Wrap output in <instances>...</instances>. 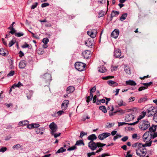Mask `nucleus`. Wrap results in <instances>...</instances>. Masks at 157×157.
Wrapping results in <instances>:
<instances>
[{
  "label": "nucleus",
  "mask_w": 157,
  "mask_h": 157,
  "mask_svg": "<svg viewBox=\"0 0 157 157\" xmlns=\"http://www.w3.org/2000/svg\"><path fill=\"white\" fill-rule=\"evenodd\" d=\"M147 116L148 117H152L154 115L155 116L157 111V108L151 105L147 107Z\"/></svg>",
  "instance_id": "obj_1"
},
{
  "label": "nucleus",
  "mask_w": 157,
  "mask_h": 157,
  "mask_svg": "<svg viewBox=\"0 0 157 157\" xmlns=\"http://www.w3.org/2000/svg\"><path fill=\"white\" fill-rule=\"evenodd\" d=\"M139 120V127L142 130H145L147 129L150 126V123L149 121L146 120Z\"/></svg>",
  "instance_id": "obj_2"
},
{
  "label": "nucleus",
  "mask_w": 157,
  "mask_h": 157,
  "mask_svg": "<svg viewBox=\"0 0 157 157\" xmlns=\"http://www.w3.org/2000/svg\"><path fill=\"white\" fill-rule=\"evenodd\" d=\"M86 64L81 62H77L75 64V68L78 71H81L85 70Z\"/></svg>",
  "instance_id": "obj_3"
},
{
  "label": "nucleus",
  "mask_w": 157,
  "mask_h": 157,
  "mask_svg": "<svg viewBox=\"0 0 157 157\" xmlns=\"http://www.w3.org/2000/svg\"><path fill=\"white\" fill-rule=\"evenodd\" d=\"M41 78L44 79L45 82L49 85L51 81L52 76L50 74L45 73L41 76Z\"/></svg>",
  "instance_id": "obj_4"
},
{
  "label": "nucleus",
  "mask_w": 157,
  "mask_h": 157,
  "mask_svg": "<svg viewBox=\"0 0 157 157\" xmlns=\"http://www.w3.org/2000/svg\"><path fill=\"white\" fill-rule=\"evenodd\" d=\"M49 128L50 129V132L51 135H53L56 132L58 129L57 125L54 123L52 122L49 125Z\"/></svg>",
  "instance_id": "obj_5"
},
{
  "label": "nucleus",
  "mask_w": 157,
  "mask_h": 157,
  "mask_svg": "<svg viewBox=\"0 0 157 157\" xmlns=\"http://www.w3.org/2000/svg\"><path fill=\"white\" fill-rule=\"evenodd\" d=\"M126 111L128 112H131V113L127 114V117H128L134 118L136 117L135 116V114L137 113L136 109L133 108L128 109L126 110Z\"/></svg>",
  "instance_id": "obj_6"
},
{
  "label": "nucleus",
  "mask_w": 157,
  "mask_h": 157,
  "mask_svg": "<svg viewBox=\"0 0 157 157\" xmlns=\"http://www.w3.org/2000/svg\"><path fill=\"white\" fill-rule=\"evenodd\" d=\"M97 33V30L96 29H93L92 30H90L87 32V34L90 36V38H94L96 36Z\"/></svg>",
  "instance_id": "obj_7"
},
{
  "label": "nucleus",
  "mask_w": 157,
  "mask_h": 157,
  "mask_svg": "<svg viewBox=\"0 0 157 157\" xmlns=\"http://www.w3.org/2000/svg\"><path fill=\"white\" fill-rule=\"evenodd\" d=\"M152 83V82H150L148 83H141V84L142 85L145 86H141L138 89V90L140 91L147 89L148 86H150Z\"/></svg>",
  "instance_id": "obj_8"
},
{
  "label": "nucleus",
  "mask_w": 157,
  "mask_h": 157,
  "mask_svg": "<svg viewBox=\"0 0 157 157\" xmlns=\"http://www.w3.org/2000/svg\"><path fill=\"white\" fill-rule=\"evenodd\" d=\"M94 41L93 39L92 38H88L85 42V44L86 46H88V47L90 48H92L91 46L94 44Z\"/></svg>",
  "instance_id": "obj_9"
},
{
  "label": "nucleus",
  "mask_w": 157,
  "mask_h": 157,
  "mask_svg": "<svg viewBox=\"0 0 157 157\" xmlns=\"http://www.w3.org/2000/svg\"><path fill=\"white\" fill-rule=\"evenodd\" d=\"M82 55L84 58L86 59L89 58L91 56L90 51L88 50H86L83 52Z\"/></svg>",
  "instance_id": "obj_10"
},
{
  "label": "nucleus",
  "mask_w": 157,
  "mask_h": 157,
  "mask_svg": "<svg viewBox=\"0 0 157 157\" xmlns=\"http://www.w3.org/2000/svg\"><path fill=\"white\" fill-rule=\"evenodd\" d=\"M111 134L110 133L105 132L99 135L98 138L101 140H103L107 137L110 136Z\"/></svg>",
  "instance_id": "obj_11"
},
{
  "label": "nucleus",
  "mask_w": 157,
  "mask_h": 157,
  "mask_svg": "<svg viewBox=\"0 0 157 157\" xmlns=\"http://www.w3.org/2000/svg\"><path fill=\"white\" fill-rule=\"evenodd\" d=\"M88 147L92 151H94L97 149L96 143L94 141H90L89 142Z\"/></svg>",
  "instance_id": "obj_12"
},
{
  "label": "nucleus",
  "mask_w": 157,
  "mask_h": 157,
  "mask_svg": "<svg viewBox=\"0 0 157 157\" xmlns=\"http://www.w3.org/2000/svg\"><path fill=\"white\" fill-rule=\"evenodd\" d=\"M69 103V101L67 100H65L63 101L61 105V109L63 110L66 109Z\"/></svg>",
  "instance_id": "obj_13"
},
{
  "label": "nucleus",
  "mask_w": 157,
  "mask_h": 157,
  "mask_svg": "<svg viewBox=\"0 0 157 157\" xmlns=\"http://www.w3.org/2000/svg\"><path fill=\"white\" fill-rule=\"evenodd\" d=\"M142 118H137V120L136 121L132 123H128L125 122H118V126H122L124 125L128 124L129 125H134L137 124L138 123L140 120Z\"/></svg>",
  "instance_id": "obj_14"
},
{
  "label": "nucleus",
  "mask_w": 157,
  "mask_h": 157,
  "mask_svg": "<svg viewBox=\"0 0 157 157\" xmlns=\"http://www.w3.org/2000/svg\"><path fill=\"white\" fill-rule=\"evenodd\" d=\"M146 152V150H141L139 149L136 150V154L140 157H145Z\"/></svg>",
  "instance_id": "obj_15"
},
{
  "label": "nucleus",
  "mask_w": 157,
  "mask_h": 157,
  "mask_svg": "<svg viewBox=\"0 0 157 157\" xmlns=\"http://www.w3.org/2000/svg\"><path fill=\"white\" fill-rule=\"evenodd\" d=\"M119 33V30L115 29L112 32L111 34V36L112 37H113L115 38H116L118 37Z\"/></svg>",
  "instance_id": "obj_16"
},
{
  "label": "nucleus",
  "mask_w": 157,
  "mask_h": 157,
  "mask_svg": "<svg viewBox=\"0 0 157 157\" xmlns=\"http://www.w3.org/2000/svg\"><path fill=\"white\" fill-rule=\"evenodd\" d=\"M114 53V56L116 58L120 57L121 55V51L118 49L115 50Z\"/></svg>",
  "instance_id": "obj_17"
},
{
  "label": "nucleus",
  "mask_w": 157,
  "mask_h": 157,
  "mask_svg": "<svg viewBox=\"0 0 157 157\" xmlns=\"http://www.w3.org/2000/svg\"><path fill=\"white\" fill-rule=\"evenodd\" d=\"M8 54V52L3 48L0 49V55L3 56H7Z\"/></svg>",
  "instance_id": "obj_18"
},
{
  "label": "nucleus",
  "mask_w": 157,
  "mask_h": 157,
  "mask_svg": "<svg viewBox=\"0 0 157 157\" xmlns=\"http://www.w3.org/2000/svg\"><path fill=\"white\" fill-rule=\"evenodd\" d=\"M44 129L43 128H36L35 130L36 133L37 134H40V135H42L44 132Z\"/></svg>",
  "instance_id": "obj_19"
},
{
  "label": "nucleus",
  "mask_w": 157,
  "mask_h": 157,
  "mask_svg": "<svg viewBox=\"0 0 157 157\" xmlns=\"http://www.w3.org/2000/svg\"><path fill=\"white\" fill-rule=\"evenodd\" d=\"M97 138V137L95 134H92L88 137L87 139L90 140V141H94V140H96Z\"/></svg>",
  "instance_id": "obj_20"
},
{
  "label": "nucleus",
  "mask_w": 157,
  "mask_h": 157,
  "mask_svg": "<svg viewBox=\"0 0 157 157\" xmlns=\"http://www.w3.org/2000/svg\"><path fill=\"white\" fill-rule=\"evenodd\" d=\"M26 65V62L25 60H21L19 63V67L20 68L23 69L25 67Z\"/></svg>",
  "instance_id": "obj_21"
},
{
  "label": "nucleus",
  "mask_w": 157,
  "mask_h": 157,
  "mask_svg": "<svg viewBox=\"0 0 157 157\" xmlns=\"http://www.w3.org/2000/svg\"><path fill=\"white\" fill-rule=\"evenodd\" d=\"M75 90L74 87L72 86H70L67 89V94H70L73 92Z\"/></svg>",
  "instance_id": "obj_22"
},
{
  "label": "nucleus",
  "mask_w": 157,
  "mask_h": 157,
  "mask_svg": "<svg viewBox=\"0 0 157 157\" xmlns=\"http://www.w3.org/2000/svg\"><path fill=\"white\" fill-rule=\"evenodd\" d=\"M149 132H146L144 134L143 136V141L145 142H147V141H146V140L147 139L149 134Z\"/></svg>",
  "instance_id": "obj_23"
},
{
  "label": "nucleus",
  "mask_w": 157,
  "mask_h": 157,
  "mask_svg": "<svg viewBox=\"0 0 157 157\" xmlns=\"http://www.w3.org/2000/svg\"><path fill=\"white\" fill-rule=\"evenodd\" d=\"M126 84L127 85H130L131 86H135L136 85V84L135 82L132 80H129L128 81H127L125 82Z\"/></svg>",
  "instance_id": "obj_24"
},
{
  "label": "nucleus",
  "mask_w": 157,
  "mask_h": 157,
  "mask_svg": "<svg viewBox=\"0 0 157 157\" xmlns=\"http://www.w3.org/2000/svg\"><path fill=\"white\" fill-rule=\"evenodd\" d=\"M119 14V12L118 11H114V10L112 11L111 14V20H112L113 17L116 16V15H118Z\"/></svg>",
  "instance_id": "obj_25"
},
{
  "label": "nucleus",
  "mask_w": 157,
  "mask_h": 157,
  "mask_svg": "<svg viewBox=\"0 0 157 157\" xmlns=\"http://www.w3.org/2000/svg\"><path fill=\"white\" fill-rule=\"evenodd\" d=\"M108 83L109 85L112 86H116L118 85V83L112 80L109 81Z\"/></svg>",
  "instance_id": "obj_26"
},
{
  "label": "nucleus",
  "mask_w": 157,
  "mask_h": 157,
  "mask_svg": "<svg viewBox=\"0 0 157 157\" xmlns=\"http://www.w3.org/2000/svg\"><path fill=\"white\" fill-rule=\"evenodd\" d=\"M156 125H153L152 126L150 127L149 129V133H152V132H154L156 130Z\"/></svg>",
  "instance_id": "obj_27"
},
{
  "label": "nucleus",
  "mask_w": 157,
  "mask_h": 157,
  "mask_svg": "<svg viewBox=\"0 0 157 157\" xmlns=\"http://www.w3.org/2000/svg\"><path fill=\"white\" fill-rule=\"evenodd\" d=\"M29 122L28 121H21L19 123V125L20 126H27Z\"/></svg>",
  "instance_id": "obj_28"
},
{
  "label": "nucleus",
  "mask_w": 157,
  "mask_h": 157,
  "mask_svg": "<svg viewBox=\"0 0 157 157\" xmlns=\"http://www.w3.org/2000/svg\"><path fill=\"white\" fill-rule=\"evenodd\" d=\"M124 71L127 74H130L131 73L130 68L128 66H124Z\"/></svg>",
  "instance_id": "obj_29"
},
{
  "label": "nucleus",
  "mask_w": 157,
  "mask_h": 157,
  "mask_svg": "<svg viewBox=\"0 0 157 157\" xmlns=\"http://www.w3.org/2000/svg\"><path fill=\"white\" fill-rule=\"evenodd\" d=\"M23 85L22 83L21 82H19L18 83L16 84H14L12 86V88H13V89L15 88L16 87H19L21 86H22Z\"/></svg>",
  "instance_id": "obj_30"
},
{
  "label": "nucleus",
  "mask_w": 157,
  "mask_h": 157,
  "mask_svg": "<svg viewBox=\"0 0 157 157\" xmlns=\"http://www.w3.org/2000/svg\"><path fill=\"white\" fill-rule=\"evenodd\" d=\"M98 71L101 73H105L106 71V68L103 66H102L99 68Z\"/></svg>",
  "instance_id": "obj_31"
},
{
  "label": "nucleus",
  "mask_w": 157,
  "mask_h": 157,
  "mask_svg": "<svg viewBox=\"0 0 157 157\" xmlns=\"http://www.w3.org/2000/svg\"><path fill=\"white\" fill-rule=\"evenodd\" d=\"M127 13L123 14L120 18V20L121 21L124 20L126 18L127 16Z\"/></svg>",
  "instance_id": "obj_32"
},
{
  "label": "nucleus",
  "mask_w": 157,
  "mask_h": 157,
  "mask_svg": "<svg viewBox=\"0 0 157 157\" xmlns=\"http://www.w3.org/2000/svg\"><path fill=\"white\" fill-rule=\"evenodd\" d=\"M84 145V144L82 140H79L77 141L75 145Z\"/></svg>",
  "instance_id": "obj_33"
},
{
  "label": "nucleus",
  "mask_w": 157,
  "mask_h": 157,
  "mask_svg": "<svg viewBox=\"0 0 157 157\" xmlns=\"http://www.w3.org/2000/svg\"><path fill=\"white\" fill-rule=\"evenodd\" d=\"M8 29L11 30L9 32V33H10L12 34H13L16 31L13 28V27L11 26H10L8 28Z\"/></svg>",
  "instance_id": "obj_34"
},
{
  "label": "nucleus",
  "mask_w": 157,
  "mask_h": 157,
  "mask_svg": "<svg viewBox=\"0 0 157 157\" xmlns=\"http://www.w3.org/2000/svg\"><path fill=\"white\" fill-rule=\"evenodd\" d=\"M111 109L109 111V115L110 116H112L113 115V114H115L118 111L114 112L113 113V111L114 110V108L113 106H111Z\"/></svg>",
  "instance_id": "obj_35"
},
{
  "label": "nucleus",
  "mask_w": 157,
  "mask_h": 157,
  "mask_svg": "<svg viewBox=\"0 0 157 157\" xmlns=\"http://www.w3.org/2000/svg\"><path fill=\"white\" fill-rule=\"evenodd\" d=\"M137 149L141 150H146L144 144L140 143Z\"/></svg>",
  "instance_id": "obj_36"
},
{
  "label": "nucleus",
  "mask_w": 157,
  "mask_h": 157,
  "mask_svg": "<svg viewBox=\"0 0 157 157\" xmlns=\"http://www.w3.org/2000/svg\"><path fill=\"white\" fill-rule=\"evenodd\" d=\"M106 14V13L105 12L101 10L98 13V17H100L104 16L105 14Z\"/></svg>",
  "instance_id": "obj_37"
},
{
  "label": "nucleus",
  "mask_w": 157,
  "mask_h": 157,
  "mask_svg": "<svg viewBox=\"0 0 157 157\" xmlns=\"http://www.w3.org/2000/svg\"><path fill=\"white\" fill-rule=\"evenodd\" d=\"M147 111H143L140 113L138 118H144L146 115H147Z\"/></svg>",
  "instance_id": "obj_38"
},
{
  "label": "nucleus",
  "mask_w": 157,
  "mask_h": 157,
  "mask_svg": "<svg viewBox=\"0 0 157 157\" xmlns=\"http://www.w3.org/2000/svg\"><path fill=\"white\" fill-rule=\"evenodd\" d=\"M118 105L120 107L122 106H125L126 105V103L125 102H124L122 100H121L118 102Z\"/></svg>",
  "instance_id": "obj_39"
},
{
  "label": "nucleus",
  "mask_w": 157,
  "mask_h": 157,
  "mask_svg": "<svg viewBox=\"0 0 157 157\" xmlns=\"http://www.w3.org/2000/svg\"><path fill=\"white\" fill-rule=\"evenodd\" d=\"M99 109L102 110L104 113H106L107 112L106 109L104 106H101L99 107Z\"/></svg>",
  "instance_id": "obj_40"
},
{
  "label": "nucleus",
  "mask_w": 157,
  "mask_h": 157,
  "mask_svg": "<svg viewBox=\"0 0 157 157\" xmlns=\"http://www.w3.org/2000/svg\"><path fill=\"white\" fill-rule=\"evenodd\" d=\"M150 142L149 143H145L144 144V147H150L151 145V144L152 142V141L151 140V139L149 140Z\"/></svg>",
  "instance_id": "obj_41"
},
{
  "label": "nucleus",
  "mask_w": 157,
  "mask_h": 157,
  "mask_svg": "<svg viewBox=\"0 0 157 157\" xmlns=\"http://www.w3.org/2000/svg\"><path fill=\"white\" fill-rule=\"evenodd\" d=\"M22 48H31V45H30V46L27 43H25V44L22 46Z\"/></svg>",
  "instance_id": "obj_42"
},
{
  "label": "nucleus",
  "mask_w": 157,
  "mask_h": 157,
  "mask_svg": "<svg viewBox=\"0 0 157 157\" xmlns=\"http://www.w3.org/2000/svg\"><path fill=\"white\" fill-rule=\"evenodd\" d=\"M66 149H63V147H61L56 152V153H60L61 152H63L66 151Z\"/></svg>",
  "instance_id": "obj_43"
},
{
  "label": "nucleus",
  "mask_w": 157,
  "mask_h": 157,
  "mask_svg": "<svg viewBox=\"0 0 157 157\" xmlns=\"http://www.w3.org/2000/svg\"><path fill=\"white\" fill-rule=\"evenodd\" d=\"M151 135V139H154L155 138L157 137V132H154V134L153 135L152 133H150Z\"/></svg>",
  "instance_id": "obj_44"
},
{
  "label": "nucleus",
  "mask_w": 157,
  "mask_h": 157,
  "mask_svg": "<svg viewBox=\"0 0 157 157\" xmlns=\"http://www.w3.org/2000/svg\"><path fill=\"white\" fill-rule=\"evenodd\" d=\"M7 149V148L6 147H2L0 149V152L3 153L5 152L6 151Z\"/></svg>",
  "instance_id": "obj_45"
},
{
  "label": "nucleus",
  "mask_w": 157,
  "mask_h": 157,
  "mask_svg": "<svg viewBox=\"0 0 157 157\" xmlns=\"http://www.w3.org/2000/svg\"><path fill=\"white\" fill-rule=\"evenodd\" d=\"M63 110H60L57 112L56 113V114L58 115V116H60L61 115L63 114L65 112L63 111Z\"/></svg>",
  "instance_id": "obj_46"
},
{
  "label": "nucleus",
  "mask_w": 157,
  "mask_h": 157,
  "mask_svg": "<svg viewBox=\"0 0 157 157\" xmlns=\"http://www.w3.org/2000/svg\"><path fill=\"white\" fill-rule=\"evenodd\" d=\"M24 34L22 33H15V35L17 37H20L23 36L24 35Z\"/></svg>",
  "instance_id": "obj_47"
},
{
  "label": "nucleus",
  "mask_w": 157,
  "mask_h": 157,
  "mask_svg": "<svg viewBox=\"0 0 157 157\" xmlns=\"http://www.w3.org/2000/svg\"><path fill=\"white\" fill-rule=\"evenodd\" d=\"M87 134V133L84 132L83 131H82L80 132V137L81 138H82V137L85 135H86Z\"/></svg>",
  "instance_id": "obj_48"
},
{
  "label": "nucleus",
  "mask_w": 157,
  "mask_h": 157,
  "mask_svg": "<svg viewBox=\"0 0 157 157\" xmlns=\"http://www.w3.org/2000/svg\"><path fill=\"white\" fill-rule=\"evenodd\" d=\"M15 40H11L9 43L8 45L9 47H11L15 43Z\"/></svg>",
  "instance_id": "obj_49"
},
{
  "label": "nucleus",
  "mask_w": 157,
  "mask_h": 157,
  "mask_svg": "<svg viewBox=\"0 0 157 157\" xmlns=\"http://www.w3.org/2000/svg\"><path fill=\"white\" fill-rule=\"evenodd\" d=\"M141 143H136L132 145V147H137L138 148L140 144Z\"/></svg>",
  "instance_id": "obj_50"
},
{
  "label": "nucleus",
  "mask_w": 157,
  "mask_h": 157,
  "mask_svg": "<svg viewBox=\"0 0 157 157\" xmlns=\"http://www.w3.org/2000/svg\"><path fill=\"white\" fill-rule=\"evenodd\" d=\"M108 124L107 125H106V127L109 128L112 127L113 126H114V125L115 124V123H108Z\"/></svg>",
  "instance_id": "obj_51"
},
{
  "label": "nucleus",
  "mask_w": 157,
  "mask_h": 157,
  "mask_svg": "<svg viewBox=\"0 0 157 157\" xmlns=\"http://www.w3.org/2000/svg\"><path fill=\"white\" fill-rule=\"evenodd\" d=\"M48 41L49 40L47 38H44L42 40V42L45 44H47Z\"/></svg>",
  "instance_id": "obj_52"
},
{
  "label": "nucleus",
  "mask_w": 157,
  "mask_h": 157,
  "mask_svg": "<svg viewBox=\"0 0 157 157\" xmlns=\"http://www.w3.org/2000/svg\"><path fill=\"white\" fill-rule=\"evenodd\" d=\"M113 78H114L113 76H109L103 77L102 78V79L104 80H107L108 79H111Z\"/></svg>",
  "instance_id": "obj_53"
},
{
  "label": "nucleus",
  "mask_w": 157,
  "mask_h": 157,
  "mask_svg": "<svg viewBox=\"0 0 157 157\" xmlns=\"http://www.w3.org/2000/svg\"><path fill=\"white\" fill-rule=\"evenodd\" d=\"M146 100H147L146 98H141L140 99L138 100V102L139 103H141V102H143L145 101Z\"/></svg>",
  "instance_id": "obj_54"
},
{
  "label": "nucleus",
  "mask_w": 157,
  "mask_h": 157,
  "mask_svg": "<svg viewBox=\"0 0 157 157\" xmlns=\"http://www.w3.org/2000/svg\"><path fill=\"white\" fill-rule=\"evenodd\" d=\"M76 147L75 146V145L73 146L70 147L67 149V150L69 151H71L76 149Z\"/></svg>",
  "instance_id": "obj_55"
},
{
  "label": "nucleus",
  "mask_w": 157,
  "mask_h": 157,
  "mask_svg": "<svg viewBox=\"0 0 157 157\" xmlns=\"http://www.w3.org/2000/svg\"><path fill=\"white\" fill-rule=\"evenodd\" d=\"M38 5V3L36 2L31 7V9H34Z\"/></svg>",
  "instance_id": "obj_56"
},
{
  "label": "nucleus",
  "mask_w": 157,
  "mask_h": 157,
  "mask_svg": "<svg viewBox=\"0 0 157 157\" xmlns=\"http://www.w3.org/2000/svg\"><path fill=\"white\" fill-rule=\"evenodd\" d=\"M49 4L48 3H44L42 4L41 6L42 8H43L49 6Z\"/></svg>",
  "instance_id": "obj_57"
},
{
  "label": "nucleus",
  "mask_w": 157,
  "mask_h": 157,
  "mask_svg": "<svg viewBox=\"0 0 157 157\" xmlns=\"http://www.w3.org/2000/svg\"><path fill=\"white\" fill-rule=\"evenodd\" d=\"M27 127L28 128H33V123H32L30 124H28Z\"/></svg>",
  "instance_id": "obj_58"
},
{
  "label": "nucleus",
  "mask_w": 157,
  "mask_h": 157,
  "mask_svg": "<svg viewBox=\"0 0 157 157\" xmlns=\"http://www.w3.org/2000/svg\"><path fill=\"white\" fill-rule=\"evenodd\" d=\"M128 139V136H125L122 138L121 140L123 142H125Z\"/></svg>",
  "instance_id": "obj_59"
},
{
  "label": "nucleus",
  "mask_w": 157,
  "mask_h": 157,
  "mask_svg": "<svg viewBox=\"0 0 157 157\" xmlns=\"http://www.w3.org/2000/svg\"><path fill=\"white\" fill-rule=\"evenodd\" d=\"M93 98H92L90 96H88L86 97V102H89Z\"/></svg>",
  "instance_id": "obj_60"
},
{
  "label": "nucleus",
  "mask_w": 157,
  "mask_h": 157,
  "mask_svg": "<svg viewBox=\"0 0 157 157\" xmlns=\"http://www.w3.org/2000/svg\"><path fill=\"white\" fill-rule=\"evenodd\" d=\"M33 128H37L39 127L40 126V125L37 123H33Z\"/></svg>",
  "instance_id": "obj_61"
},
{
  "label": "nucleus",
  "mask_w": 157,
  "mask_h": 157,
  "mask_svg": "<svg viewBox=\"0 0 157 157\" xmlns=\"http://www.w3.org/2000/svg\"><path fill=\"white\" fill-rule=\"evenodd\" d=\"M14 74V71H11L7 75L10 76H13Z\"/></svg>",
  "instance_id": "obj_62"
},
{
  "label": "nucleus",
  "mask_w": 157,
  "mask_h": 157,
  "mask_svg": "<svg viewBox=\"0 0 157 157\" xmlns=\"http://www.w3.org/2000/svg\"><path fill=\"white\" fill-rule=\"evenodd\" d=\"M60 134H61V133H59L58 134H57V133L55 134V133H54V134L51 135H52V136H54V137L55 138H56L57 137L60 136Z\"/></svg>",
  "instance_id": "obj_63"
},
{
  "label": "nucleus",
  "mask_w": 157,
  "mask_h": 157,
  "mask_svg": "<svg viewBox=\"0 0 157 157\" xmlns=\"http://www.w3.org/2000/svg\"><path fill=\"white\" fill-rule=\"evenodd\" d=\"M20 147H21V146L19 144H17L15 145H14L13 147V148L14 149L15 148H19Z\"/></svg>",
  "instance_id": "obj_64"
}]
</instances>
